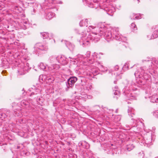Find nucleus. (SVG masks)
Returning <instances> with one entry per match:
<instances>
[{"mask_svg": "<svg viewBox=\"0 0 158 158\" xmlns=\"http://www.w3.org/2000/svg\"><path fill=\"white\" fill-rule=\"evenodd\" d=\"M117 88H118V87H117V86H115V87H114V88H115V89H117Z\"/></svg>", "mask_w": 158, "mask_h": 158, "instance_id": "obj_54", "label": "nucleus"}, {"mask_svg": "<svg viewBox=\"0 0 158 158\" xmlns=\"http://www.w3.org/2000/svg\"><path fill=\"white\" fill-rule=\"evenodd\" d=\"M135 83H131V85L129 86V90H130L131 92L130 94H128V95L129 97H133L134 98H135L136 96L137 95L136 94L137 93H133L132 92H134L135 91H137L138 90L135 87Z\"/></svg>", "mask_w": 158, "mask_h": 158, "instance_id": "obj_6", "label": "nucleus"}, {"mask_svg": "<svg viewBox=\"0 0 158 158\" xmlns=\"http://www.w3.org/2000/svg\"><path fill=\"white\" fill-rule=\"evenodd\" d=\"M41 76H42L43 77H44L43 76V75H42V76H40V78H41Z\"/></svg>", "mask_w": 158, "mask_h": 158, "instance_id": "obj_56", "label": "nucleus"}, {"mask_svg": "<svg viewBox=\"0 0 158 158\" xmlns=\"http://www.w3.org/2000/svg\"><path fill=\"white\" fill-rule=\"evenodd\" d=\"M100 9L102 11H104L106 12L107 14L110 15H111V14L115 11V8L113 7H107L105 8L104 9L100 8Z\"/></svg>", "mask_w": 158, "mask_h": 158, "instance_id": "obj_9", "label": "nucleus"}, {"mask_svg": "<svg viewBox=\"0 0 158 158\" xmlns=\"http://www.w3.org/2000/svg\"><path fill=\"white\" fill-rule=\"evenodd\" d=\"M134 120H135L136 121V120H135V119Z\"/></svg>", "mask_w": 158, "mask_h": 158, "instance_id": "obj_62", "label": "nucleus"}, {"mask_svg": "<svg viewBox=\"0 0 158 158\" xmlns=\"http://www.w3.org/2000/svg\"><path fill=\"white\" fill-rule=\"evenodd\" d=\"M119 96H114V98L116 99H117L118 98V97Z\"/></svg>", "mask_w": 158, "mask_h": 158, "instance_id": "obj_41", "label": "nucleus"}, {"mask_svg": "<svg viewBox=\"0 0 158 158\" xmlns=\"http://www.w3.org/2000/svg\"><path fill=\"white\" fill-rule=\"evenodd\" d=\"M99 54H101L102 55H103V54L102 53H100Z\"/></svg>", "mask_w": 158, "mask_h": 158, "instance_id": "obj_53", "label": "nucleus"}, {"mask_svg": "<svg viewBox=\"0 0 158 158\" xmlns=\"http://www.w3.org/2000/svg\"><path fill=\"white\" fill-rule=\"evenodd\" d=\"M135 147V146L133 144H129L127 145L126 149L129 151H131Z\"/></svg>", "mask_w": 158, "mask_h": 158, "instance_id": "obj_22", "label": "nucleus"}, {"mask_svg": "<svg viewBox=\"0 0 158 158\" xmlns=\"http://www.w3.org/2000/svg\"><path fill=\"white\" fill-rule=\"evenodd\" d=\"M68 150L69 151H72V149L71 148H68Z\"/></svg>", "mask_w": 158, "mask_h": 158, "instance_id": "obj_45", "label": "nucleus"}, {"mask_svg": "<svg viewBox=\"0 0 158 158\" xmlns=\"http://www.w3.org/2000/svg\"><path fill=\"white\" fill-rule=\"evenodd\" d=\"M77 80V78L75 77H71L68 79L66 82V85L67 87L65 88L66 90L68 91L70 88H72L73 86Z\"/></svg>", "mask_w": 158, "mask_h": 158, "instance_id": "obj_4", "label": "nucleus"}, {"mask_svg": "<svg viewBox=\"0 0 158 158\" xmlns=\"http://www.w3.org/2000/svg\"><path fill=\"white\" fill-rule=\"evenodd\" d=\"M58 62L60 64L64 65L67 64L68 60L64 56L60 55L57 56Z\"/></svg>", "mask_w": 158, "mask_h": 158, "instance_id": "obj_8", "label": "nucleus"}, {"mask_svg": "<svg viewBox=\"0 0 158 158\" xmlns=\"http://www.w3.org/2000/svg\"><path fill=\"white\" fill-rule=\"evenodd\" d=\"M31 67L29 66V64L28 62H27L26 63V64H25V66L23 68V73H20L19 71H18V72L19 73L20 75H23L24 74L26 73V71H27L30 69H31Z\"/></svg>", "mask_w": 158, "mask_h": 158, "instance_id": "obj_11", "label": "nucleus"}, {"mask_svg": "<svg viewBox=\"0 0 158 158\" xmlns=\"http://www.w3.org/2000/svg\"><path fill=\"white\" fill-rule=\"evenodd\" d=\"M87 22L88 21L87 19L82 20L80 22L79 25L81 27L83 26H86V27H87L88 24Z\"/></svg>", "mask_w": 158, "mask_h": 158, "instance_id": "obj_21", "label": "nucleus"}, {"mask_svg": "<svg viewBox=\"0 0 158 158\" xmlns=\"http://www.w3.org/2000/svg\"><path fill=\"white\" fill-rule=\"evenodd\" d=\"M134 120H135L136 121V120H135V119Z\"/></svg>", "mask_w": 158, "mask_h": 158, "instance_id": "obj_63", "label": "nucleus"}, {"mask_svg": "<svg viewBox=\"0 0 158 158\" xmlns=\"http://www.w3.org/2000/svg\"><path fill=\"white\" fill-rule=\"evenodd\" d=\"M151 102L153 103L158 102V95L156 94H154L152 97Z\"/></svg>", "mask_w": 158, "mask_h": 158, "instance_id": "obj_14", "label": "nucleus"}, {"mask_svg": "<svg viewBox=\"0 0 158 158\" xmlns=\"http://www.w3.org/2000/svg\"><path fill=\"white\" fill-rule=\"evenodd\" d=\"M118 109H117L115 111V112L117 113H118Z\"/></svg>", "mask_w": 158, "mask_h": 158, "instance_id": "obj_51", "label": "nucleus"}, {"mask_svg": "<svg viewBox=\"0 0 158 158\" xmlns=\"http://www.w3.org/2000/svg\"><path fill=\"white\" fill-rule=\"evenodd\" d=\"M46 79L48 81V82H49L50 83L52 82L53 81L55 80V78L54 76H52L51 77H48Z\"/></svg>", "mask_w": 158, "mask_h": 158, "instance_id": "obj_29", "label": "nucleus"}, {"mask_svg": "<svg viewBox=\"0 0 158 158\" xmlns=\"http://www.w3.org/2000/svg\"><path fill=\"white\" fill-rule=\"evenodd\" d=\"M49 60L52 63L56 62V61H58L57 56L56 55L52 56L50 57Z\"/></svg>", "mask_w": 158, "mask_h": 158, "instance_id": "obj_20", "label": "nucleus"}, {"mask_svg": "<svg viewBox=\"0 0 158 158\" xmlns=\"http://www.w3.org/2000/svg\"><path fill=\"white\" fill-rule=\"evenodd\" d=\"M14 114H15L17 116H18L19 115H18V114H17V113H16V111H14Z\"/></svg>", "mask_w": 158, "mask_h": 158, "instance_id": "obj_49", "label": "nucleus"}, {"mask_svg": "<svg viewBox=\"0 0 158 158\" xmlns=\"http://www.w3.org/2000/svg\"><path fill=\"white\" fill-rule=\"evenodd\" d=\"M126 126L127 127V128L126 129V130H129L130 129V127L127 125H126Z\"/></svg>", "mask_w": 158, "mask_h": 158, "instance_id": "obj_38", "label": "nucleus"}, {"mask_svg": "<svg viewBox=\"0 0 158 158\" xmlns=\"http://www.w3.org/2000/svg\"><path fill=\"white\" fill-rule=\"evenodd\" d=\"M94 60L91 59V60H89V62L90 63L92 64L94 63Z\"/></svg>", "mask_w": 158, "mask_h": 158, "instance_id": "obj_40", "label": "nucleus"}, {"mask_svg": "<svg viewBox=\"0 0 158 158\" xmlns=\"http://www.w3.org/2000/svg\"><path fill=\"white\" fill-rule=\"evenodd\" d=\"M90 52L89 51L87 52L86 54V56L88 58L89 57L90 55Z\"/></svg>", "mask_w": 158, "mask_h": 158, "instance_id": "obj_35", "label": "nucleus"}, {"mask_svg": "<svg viewBox=\"0 0 158 158\" xmlns=\"http://www.w3.org/2000/svg\"><path fill=\"white\" fill-rule=\"evenodd\" d=\"M79 147L81 146L85 148H89V144L85 141L80 142L78 144Z\"/></svg>", "mask_w": 158, "mask_h": 158, "instance_id": "obj_12", "label": "nucleus"}, {"mask_svg": "<svg viewBox=\"0 0 158 158\" xmlns=\"http://www.w3.org/2000/svg\"><path fill=\"white\" fill-rule=\"evenodd\" d=\"M131 28L133 31H136L137 30L136 25L134 23H132L131 26Z\"/></svg>", "mask_w": 158, "mask_h": 158, "instance_id": "obj_28", "label": "nucleus"}, {"mask_svg": "<svg viewBox=\"0 0 158 158\" xmlns=\"http://www.w3.org/2000/svg\"><path fill=\"white\" fill-rule=\"evenodd\" d=\"M39 67L40 69L44 71H46L47 70L46 69V66L44 64V63H40L39 65Z\"/></svg>", "mask_w": 158, "mask_h": 158, "instance_id": "obj_24", "label": "nucleus"}, {"mask_svg": "<svg viewBox=\"0 0 158 158\" xmlns=\"http://www.w3.org/2000/svg\"><path fill=\"white\" fill-rule=\"evenodd\" d=\"M128 115L130 116L131 117H133V115H135V110L132 108L129 107L128 109Z\"/></svg>", "mask_w": 158, "mask_h": 158, "instance_id": "obj_15", "label": "nucleus"}, {"mask_svg": "<svg viewBox=\"0 0 158 158\" xmlns=\"http://www.w3.org/2000/svg\"><path fill=\"white\" fill-rule=\"evenodd\" d=\"M56 2L58 3H59V4H62V2L61 1L57 2Z\"/></svg>", "mask_w": 158, "mask_h": 158, "instance_id": "obj_46", "label": "nucleus"}, {"mask_svg": "<svg viewBox=\"0 0 158 158\" xmlns=\"http://www.w3.org/2000/svg\"><path fill=\"white\" fill-rule=\"evenodd\" d=\"M132 120H133V119H134V118H132Z\"/></svg>", "mask_w": 158, "mask_h": 158, "instance_id": "obj_61", "label": "nucleus"}, {"mask_svg": "<svg viewBox=\"0 0 158 158\" xmlns=\"http://www.w3.org/2000/svg\"><path fill=\"white\" fill-rule=\"evenodd\" d=\"M35 52V53L36 54H37V52Z\"/></svg>", "mask_w": 158, "mask_h": 158, "instance_id": "obj_58", "label": "nucleus"}, {"mask_svg": "<svg viewBox=\"0 0 158 158\" xmlns=\"http://www.w3.org/2000/svg\"><path fill=\"white\" fill-rule=\"evenodd\" d=\"M40 92V89L38 88H36L35 92H32L30 96H32L33 95L37 94L38 93H39Z\"/></svg>", "mask_w": 158, "mask_h": 158, "instance_id": "obj_27", "label": "nucleus"}, {"mask_svg": "<svg viewBox=\"0 0 158 158\" xmlns=\"http://www.w3.org/2000/svg\"><path fill=\"white\" fill-rule=\"evenodd\" d=\"M2 148L3 149V151L5 152L6 151L7 147H6L5 145H2Z\"/></svg>", "mask_w": 158, "mask_h": 158, "instance_id": "obj_34", "label": "nucleus"}, {"mask_svg": "<svg viewBox=\"0 0 158 158\" xmlns=\"http://www.w3.org/2000/svg\"><path fill=\"white\" fill-rule=\"evenodd\" d=\"M74 158H77V156L76 155H74L73 156Z\"/></svg>", "mask_w": 158, "mask_h": 158, "instance_id": "obj_48", "label": "nucleus"}, {"mask_svg": "<svg viewBox=\"0 0 158 158\" xmlns=\"http://www.w3.org/2000/svg\"><path fill=\"white\" fill-rule=\"evenodd\" d=\"M18 7L17 6V7H16V9H18Z\"/></svg>", "mask_w": 158, "mask_h": 158, "instance_id": "obj_57", "label": "nucleus"}, {"mask_svg": "<svg viewBox=\"0 0 158 158\" xmlns=\"http://www.w3.org/2000/svg\"><path fill=\"white\" fill-rule=\"evenodd\" d=\"M55 15V14L51 12H48L46 15L45 17L48 19H50L52 18Z\"/></svg>", "mask_w": 158, "mask_h": 158, "instance_id": "obj_17", "label": "nucleus"}, {"mask_svg": "<svg viewBox=\"0 0 158 158\" xmlns=\"http://www.w3.org/2000/svg\"><path fill=\"white\" fill-rule=\"evenodd\" d=\"M139 15L137 14L133 13L131 15L130 18L131 19H139L141 18V16L140 14Z\"/></svg>", "mask_w": 158, "mask_h": 158, "instance_id": "obj_19", "label": "nucleus"}, {"mask_svg": "<svg viewBox=\"0 0 158 158\" xmlns=\"http://www.w3.org/2000/svg\"><path fill=\"white\" fill-rule=\"evenodd\" d=\"M36 11H37V10H35V9L34 8L33 9V11H31V14L32 15H34L35 14V13L36 12Z\"/></svg>", "mask_w": 158, "mask_h": 158, "instance_id": "obj_36", "label": "nucleus"}, {"mask_svg": "<svg viewBox=\"0 0 158 158\" xmlns=\"http://www.w3.org/2000/svg\"><path fill=\"white\" fill-rule=\"evenodd\" d=\"M98 64L100 65V66H101L102 67H103V65H102L100 63L98 62Z\"/></svg>", "mask_w": 158, "mask_h": 158, "instance_id": "obj_47", "label": "nucleus"}, {"mask_svg": "<svg viewBox=\"0 0 158 158\" xmlns=\"http://www.w3.org/2000/svg\"><path fill=\"white\" fill-rule=\"evenodd\" d=\"M145 142L147 144L150 143L152 141V135L150 134L147 135L144 137Z\"/></svg>", "mask_w": 158, "mask_h": 158, "instance_id": "obj_13", "label": "nucleus"}, {"mask_svg": "<svg viewBox=\"0 0 158 158\" xmlns=\"http://www.w3.org/2000/svg\"><path fill=\"white\" fill-rule=\"evenodd\" d=\"M51 76H54V74L51 75Z\"/></svg>", "mask_w": 158, "mask_h": 158, "instance_id": "obj_60", "label": "nucleus"}, {"mask_svg": "<svg viewBox=\"0 0 158 158\" xmlns=\"http://www.w3.org/2000/svg\"><path fill=\"white\" fill-rule=\"evenodd\" d=\"M114 94L115 95H117V96H119L120 93V92L118 90H115L114 92Z\"/></svg>", "mask_w": 158, "mask_h": 158, "instance_id": "obj_31", "label": "nucleus"}, {"mask_svg": "<svg viewBox=\"0 0 158 158\" xmlns=\"http://www.w3.org/2000/svg\"><path fill=\"white\" fill-rule=\"evenodd\" d=\"M149 61V60L148 59V60H142L143 62L144 61Z\"/></svg>", "mask_w": 158, "mask_h": 158, "instance_id": "obj_42", "label": "nucleus"}, {"mask_svg": "<svg viewBox=\"0 0 158 158\" xmlns=\"http://www.w3.org/2000/svg\"><path fill=\"white\" fill-rule=\"evenodd\" d=\"M113 39L121 41L122 40L121 36L119 32L118 28H114L111 30Z\"/></svg>", "mask_w": 158, "mask_h": 158, "instance_id": "obj_5", "label": "nucleus"}, {"mask_svg": "<svg viewBox=\"0 0 158 158\" xmlns=\"http://www.w3.org/2000/svg\"><path fill=\"white\" fill-rule=\"evenodd\" d=\"M92 73L94 75H95L98 73V71L97 70H92Z\"/></svg>", "mask_w": 158, "mask_h": 158, "instance_id": "obj_33", "label": "nucleus"}, {"mask_svg": "<svg viewBox=\"0 0 158 158\" xmlns=\"http://www.w3.org/2000/svg\"><path fill=\"white\" fill-rule=\"evenodd\" d=\"M41 34L42 35L43 39H47L49 37V34L48 33L46 32H44L43 33H41Z\"/></svg>", "mask_w": 158, "mask_h": 158, "instance_id": "obj_25", "label": "nucleus"}, {"mask_svg": "<svg viewBox=\"0 0 158 158\" xmlns=\"http://www.w3.org/2000/svg\"><path fill=\"white\" fill-rule=\"evenodd\" d=\"M66 45L67 47L71 51H73L74 50L75 46L71 43L68 42L66 44Z\"/></svg>", "mask_w": 158, "mask_h": 158, "instance_id": "obj_18", "label": "nucleus"}, {"mask_svg": "<svg viewBox=\"0 0 158 158\" xmlns=\"http://www.w3.org/2000/svg\"><path fill=\"white\" fill-rule=\"evenodd\" d=\"M112 154H113V152H112Z\"/></svg>", "mask_w": 158, "mask_h": 158, "instance_id": "obj_64", "label": "nucleus"}, {"mask_svg": "<svg viewBox=\"0 0 158 158\" xmlns=\"http://www.w3.org/2000/svg\"><path fill=\"white\" fill-rule=\"evenodd\" d=\"M10 112V111L9 110H7L6 113H3L0 114V118L2 120H3V119L7 117V116L9 115Z\"/></svg>", "mask_w": 158, "mask_h": 158, "instance_id": "obj_16", "label": "nucleus"}, {"mask_svg": "<svg viewBox=\"0 0 158 158\" xmlns=\"http://www.w3.org/2000/svg\"><path fill=\"white\" fill-rule=\"evenodd\" d=\"M129 64L128 63H126L123 67V69L125 71L128 70L129 69Z\"/></svg>", "mask_w": 158, "mask_h": 158, "instance_id": "obj_26", "label": "nucleus"}, {"mask_svg": "<svg viewBox=\"0 0 158 158\" xmlns=\"http://www.w3.org/2000/svg\"><path fill=\"white\" fill-rule=\"evenodd\" d=\"M156 115H157V116L158 117V110L156 112Z\"/></svg>", "mask_w": 158, "mask_h": 158, "instance_id": "obj_50", "label": "nucleus"}, {"mask_svg": "<svg viewBox=\"0 0 158 158\" xmlns=\"http://www.w3.org/2000/svg\"><path fill=\"white\" fill-rule=\"evenodd\" d=\"M146 69L145 67H140L139 71H136L134 75L136 77V82L140 85H143L151 80V76L144 72Z\"/></svg>", "mask_w": 158, "mask_h": 158, "instance_id": "obj_2", "label": "nucleus"}, {"mask_svg": "<svg viewBox=\"0 0 158 158\" xmlns=\"http://www.w3.org/2000/svg\"><path fill=\"white\" fill-rule=\"evenodd\" d=\"M104 24L102 23H99L97 26L95 27L93 26H89V28L90 30H93L92 33L89 34L87 36V40L84 41L82 44L84 46L88 45L90 43L89 40L95 42L98 41L100 39L102 35V29H104Z\"/></svg>", "mask_w": 158, "mask_h": 158, "instance_id": "obj_1", "label": "nucleus"}, {"mask_svg": "<svg viewBox=\"0 0 158 158\" xmlns=\"http://www.w3.org/2000/svg\"><path fill=\"white\" fill-rule=\"evenodd\" d=\"M17 148L18 149H19V146H18L17 147Z\"/></svg>", "mask_w": 158, "mask_h": 158, "instance_id": "obj_55", "label": "nucleus"}, {"mask_svg": "<svg viewBox=\"0 0 158 158\" xmlns=\"http://www.w3.org/2000/svg\"><path fill=\"white\" fill-rule=\"evenodd\" d=\"M104 29H102V33L103 32V35H104L105 39L108 42L112 40L113 37L112 36L111 31H109L107 30V27L104 25V27H103Z\"/></svg>", "mask_w": 158, "mask_h": 158, "instance_id": "obj_3", "label": "nucleus"}, {"mask_svg": "<svg viewBox=\"0 0 158 158\" xmlns=\"http://www.w3.org/2000/svg\"><path fill=\"white\" fill-rule=\"evenodd\" d=\"M119 67L117 65L115 66L114 68V69L116 70H118V69Z\"/></svg>", "mask_w": 158, "mask_h": 158, "instance_id": "obj_39", "label": "nucleus"}, {"mask_svg": "<svg viewBox=\"0 0 158 158\" xmlns=\"http://www.w3.org/2000/svg\"><path fill=\"white\" fill-rule=\"evenodd\" d=\"M78 56L79 57H81H81H82L83 58H84V56L83 55H78Z\"/></svg>", "mask_w": 158, "mask_h": 158, "instance_id": "obj_43", "label": "nucleus"}, {"mask_svg": "<svg viewBox=\"0 0 158 158\" xmlns=\"http://www.w3.org/2000/svg\"><path fill=\"white\" fill-rule=\"evenodd\" d=\"M34 48L43 51H47L48 50V47L47 44L42 43H36L35 45Z\"/></svg>", "mask_w": 158, "mask_h": 158, "instance_id": "obj_7", "label": "nucleus"}, {"mask_svg": "<svg viewBox=\"0 0 158 158\" xmlns=\"http://www.w3.org/2000/svg\"><path fill=\"white\" fill-rule=\"evenodd\" d=\"M55 0H48V1L49 3H53L55 2Z\"/></svg>", "mask_w": 158, "mask_h": 158, "instance_id": "obj_37", "label": "nucleus"}, {"mask_svg": "<svg viewBox=\"0 0 158 158\" xmlns=\"http://www.w3.org/2000/svg\"><path fill=\"white\" fill-rule=\"evenodd\" d=\"M90 8H95V9H96L97 7L96 6V3H94V4L91 3L89 5V6Z\"/></svg>", "mask_w": 158, "mask_h": 158, "instance_id": "obj_32", "label": "nucleus"}, {"mask_svg": "<svg viewBox=\"0 0 158 158\" xmlns=\"http://www.w3.org/2000/svg\"><path fill=\"white\" fill-rule=\"evenodd\" d=\"M60 68V66L58 64H56L51 65L49 67V69L52 73L55 72Z\"/></svg>", "mask_w": 158, "mask_h": 158, "instance_id": "obj_10", "label": "nucleus"}, {"mask_svg": "<svg viewBox=\"0 0 158 158\" xmlns=\"http://www.w3.org/2000/svg\"><path fill=\"white\" fill-rule=\"evenodd\" d=\"M21 104L22 106H26L28 105V102L27 101L25 100H23L21 102Z\"/></svg>", "mask_w": 158, "mask_h": 158, "instance_id": "obj_30", "label": "nucleus"}, {"mask_svg": "<svg viewBox=\"0 0 158 158\" xmlns=\"http://www.w3.org/2000/svg\"><path fill=\"white\" fill-rule=\"evenodd\" d=\"M42 80L43 81H44V80H43V78H42Z\"/></svg>", "mask_w": 158, "mask_h": 158, "instance_id": "obj_59", "label": "nucleus"}, {"mask_svg": "<svg viewBox=\"0 0 158 158\" xmlns=\"http://www.w3.org/2000/svg\"><path fill=\"white\" fill-rule=\"evenodd\" d=\"M152 36L151 39H155L158 37V29H155Z\"/></svg>", "mask_w": 158, "mask_h": 158, "instance_id": "obj_23", "label": "nucleus"}, {"mask_svg": "<svg viewBox=\"0 0 158 158\" xmlns=\"http://www.w3.org/2000/svg\"><path fill=\"white\" fill-rule=\"evenodd\" d=\"M116 82H117V81H114V84H116Z\"/></svg>", "mask_w": 158, "mask_h": 158, "instance_id": "obj_52", "label": "nucleus"}, {"mask_svg": "<svg viewBox=\"0 0 158 158\" xmlns=\"http://www.w3.org/2000/svg\"><path fill=\"white\" fill-rule=\"evenodd\" d=\"M22 94H24V93H25V91L24 90V89L23 88L22 89Z\"/></svg>", "mask_w": 158, "mask_h": 158, "instance_id": "obj_44", "label": "nucleus"}]
</instances>
